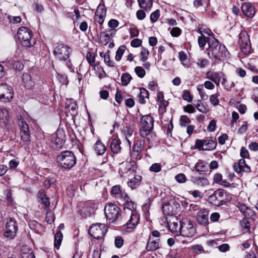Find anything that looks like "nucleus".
<instances>
[{
	"mask_svg": "<svg viewBox=\"0 0 258 258\" xmlns=\"http://www.w3.org/2000/svg\"><path fill=\"white\" fill-rule=\"evenodd\" d=\"M207 55L210 58H213L215 61H223L229 57V52L225 45L219 43L216 39L209 43V47L207 49Z\"/></svg>",
	"mask_w": 258,
	"mask_h": 258,
	"instance_id": "nucleus-1",
	"label": "nucleus"
},
{
	"mask_svg": "<svg viewBox=\"0 0 258 258\" xmlns=\"http://www.w3.org/2000/svg\"><path fill=\"white\" fill-rule=\"evenodd\" d=\"M154 121L153 117L149 114L143 115L140 119V135L148 141H150L149 136L153 129Z\"/></svg>",
	"mask_w": 258,
	"mask_h": 258,
	"instance_id": "nucleus-2",
	"label": "nucleus"
},
{
	"mask_svg": "<svg viewBox=\"0 0 258 258\" xmlns=\"http://www.w3.org/2000/svg\"><path fill=\"white\" fill-rule=\"evenodd\" d=\"M18 38L21 45L26 47H31L36 43L35 39L33 38L32 31L26 27H20L17 31Z\"/></svg>",
	"mask_w": 258,
	"mask_h": 258,
	"instance_id": "nucleus-3",
	"label": "nucleus"
},
{
	"mask_svg": "<svg viewBox=\"0 0 258 258\" xmlns=\"http://www.w3.org/2000/svg\"><path fill=\"white\" fill-rule=\"evenodd\" d=\"M72 52V49L68 45L59 44L57 46L53 52L54 56L56 59L60 61H67V65L71 70L72 65L70 59V54Z\"/></svg>",
	"mask_w": 258,
	"mask_h": 258,
	"instance_id": "nucleus-4",
	"label": "nucleus"
},
{
	"mask_svg": "<svg viewBox=\"0 0 258 258\" xmlns=\"http://www.w3.org/2000/svg\"><path fill=\"white\" fill-rule=\"evenodd\" d=\"M57 161L62 168L70 169L76 164V158L72 151L67 150L57 156Z\"/></svg>",
	"mask_w": 258,
	"mask_h": 258,
	"instance_id": "nucleus-5",
	"label": "nucleus"
},
{
	"mask_svg": "<svg viewBox=\"0 0 258 258\" xmlns=\"http://www.w3.org/2000/svg\"><path fill=\"white\" fill-rule=\"evenodd\" d=\"M240 156L242 158L238 162H235L233 165V168L234 171L237 173H241L243 172H250V167L246 164L244 158L249 157V152L248 150L244 147H241L240 149Z\"/></svg>",
	"mask_w": 258,
	"mask_h": 258,
	"instance_id": "nucleus-6",
	"label": "nucleus"
},
{
	"mask_svg": "<svg viewBox=\"0 0 258 258\" xmlns=\"http://www.w3.org/2000/svg\"><path fill=\"white\" fill-rule=\"evenodd\" d=\"M227 192L226 191L222 189H218L209 196L208 201L215 206H220L227 202Z\"/></svg>",
	"mask_w": 258,
	"mask_h": 258,
	"instance_id": "nucleus-7",
	"label": "nucleus"
},
{
	"mask_svg": "<svg viewBox=\"0 0 258 258\" xmlns=\"http://www.w3.org/2000/svg\"><path fill=\"white\" fill-rule=\"evenodd\" d=\"M104 213L106 219L110 222L116 221L121 215L120 209L115 204L107 203L104 207Z\"/></svg>",
	"mask_w": 258,
	"mask_h": 258,
	"instance_id": "nucleus-8",
	"label": "nucleus"
},
{
	"mask_svg": "<svg viewBox=\"0 0 258 258\" xmlns=\"http://www.w3.org/2000/svg\"><path fill=\"white\" fill-rule=\"evenodd\" d=\"M137 169L136 163L134 161L123 162L120 164L119 173L123 177H128L136 173Z\"/></svg>",
	"mask_w": 258,
	"mask_h": 258,
	"instance_id": "nucleus-9",
	"label": "nucleus"
},
{
	"mask_svg": "<svg viewBox=\"0 0 258 258\" xmlns=\"http://www.w3.org/2000/svg\"><path fill=\"white\" fill-rule=\"evenodd\" d=\"M107 231V227L105 224L95 223L92 224L89 229V234L94 238L100 239L103 238Z\"/></svg>",
	"mask_w": 258,
	"mask_h": 258,
	"instance_id": "nucleus-10",
	"label": "nucleus"
},
{
	"mask_svg": "<svg viewBox=\"0 0 258 258\" xmlns=\"http://www.w3.org/2000/svg\"><path fill=\"white\" fill-rule=\"evenodd\" d=\"M195 232L196 229L189 219H184L180 221L179 235L185 237H191Z\"/></svg>",
	"mask_w": 258,
	"mask_h": 258,
	"instance_id": "nucleus-11",
	"label": "nucleus"
},
{
	"mask_svg": "<svg viewBox=\"0 0 258 258\" xmlns=\"http://www.w3.org/2000/svg\"><path fill=\"white\" fill-rule=\"evenodd\" d=\"M238 43L241 51L245 54L250 52L251 44L249 35L246 31H241L239 34Z\"/></svg>",
	"mask_w": 258,
	"mask_h": 258,
	"instance_id": "nucleus-12",
	"label": "nucleus"
},
{
	"mask_svg": "<svg viewBox=\"0 0 258 258\" xmlns=\"http://www.w3.org/2000/svg\"><path fill=\"white\" fill-rule=\"evenodd\" d=\"M217 142L212 140L205 139H197L195 144V148L199 150L207 151L215 149L217 146Z\"/></svg>",
	"mask_w": 258,
	"mask_h": 258,
	"instance_id": "nucleus-13",
	"label": "nucleus"
},
{
	"mask_svg": "<svg viewBox=\"0 0 258 258\" xmlns=\"http://www.w3.org/2000/svg\"><path fill=\"white\" fill-rule=\"evenodd\" d=\"M18 124L20 127L21 140L24 144H28L30 142L31 138L28 125L21 117L19 119Z\"/></svg>",
	"mask_w": 258,
	"mask_h": 258,
	"instance_id": "nucleus-14",
	"label": "nucleus"
},
{
	"mask_svg": "<svg viewBox=\"0 0 258 258\" xmlns=\"http://www.w3.org/2000/svg\"><path fill=\"white\" fill-rule=\"evenodd\" d=\"M17 231L18 226L16 221L12 218H9L6 225L5 236L13 239L15 237Z\"/></svg>",
	"mask_w": 258,
	"mask_h": 258,
	"instance_id": "nucleus-15",
	"label": "nucleus"
},
{
	"mask_svg": "<svg viewBox=\"0 0 258 258\" xmlns=\"http://www.w3.org/2000/svg\"><path fill=\"white\" fill-rule=\"evenodd\" d=\"M13 89L7 84H0V99L4 101H10L13 98Z\"/></svg>",
	"mask_w": 258,
	"mask_h": 258,
	"instance_id": "nucleus-16",
	"label": "nucleus"
},
{
	"mask_svg": "<svg viewBox=\"0 0 258 258\" xmlns=\"http://www.w3.org/2000/svg\"><path fill=\"white\" fill-rule=\"evenodd\" d=\"M144 144V140L137 139L135 143L133 146L132 150L131 151V157L133 159L138 160L142 158V155L141 154V152L143 150Z\"/></svg>",
	"mask_w": 258,
	"mask_h": 258,
	"instance_id": "nucleus-17",
	"label": "nucleus"
},
{
	"mask_svg": "<svg viewBox=\"0 0 258 258\" xmlns=\"http://www.w3.org/2000/svg\"><path fill=\"white\" fill-rule=\"evenodd\" d=\"M209 211L204 208L199 210L197 215V220L200 225L206 226L209 223Z\"/></svg>",
	"mask_w": 258,
	"mask_h": 258,
	"instance_id": "nucleus-18",
	"label": "nucleus"
},
{
	"mask_svg": "<svg viewBox=\"0 0 258 258\" xmlns=\"http://www.w3.org/2000/svg\"><path fill=\"white\" fill-rule=\"evenodd\" d=\"M106 10L104 6L99 5L96 10L94 17V22L102 25L106 16Z\"/></svg>",
	"mask_w": 258,
	"mask_h": 258,
	"instance_id": "nucleus-19",
	"label": "nucleus"
},
{
	"mask_svg": "<svg viewBox=\"0 0 258 258\" xmlns=\"http://www.w3.org/2000/svg\"><path fill=\"white\" fill-rule=\"evenodd\" d=\"M223 76L222 72L209 71L206 74V78L214 82L217 86H219L221 80Z\"/></svg>",
	"mask_w": 258,
	"mask_h": 258,
	"instance_id": "nucleus-20",
	"label": "nucleus"
},
{
	"mask_svg": "<svg viewBox=\"0 0 258 258\" xmlns=\"http://www.w3.org/2000/svg\"><path fill=\"white\" fill-rule=\"evenodd\" d=\"M241 9L243 14L247 17L252 18L255 15V8L250 3H243Z\"/></svg>",
	"mask_w": 258,
	"mask_h": 258,
	"instance_id": "nucleus-21",
	"label": "nucleus"
},
{
	"mask_svg": "<svg viewBox=\"0 0 258 258\" xmlns=\"http://www.w3.org/2000/svg\"><path fill=\"white\" fill-rule=\"evenodd\" d=\"M140 221L139 215L136 211H132L129 220L126 223V227L127 229H134L139 224Z\"/></svg>",
	"mask_w": 258,
	"mask_h": 258,
	"instance_id": "nucleus-22",
	"label": "nucleus"
},
{
	"mask_svg": "<svg viewBox=\"0 0 258 258\" xmlns=\"http://www.w3.org/2000/svg\"><path fill=\"white\" fill-rule=\"evenodd\" d=\"M190 180L195 185L204 187L209 184L208 179L204 176H191Z\"/></svg>",
	"mask_w": 258,
	"mask_h": 258,
	"instance_id": "nucleus-23",
	"label": "nucleus"
},
{
	"mask_svg": "<svg viewBox=\"0 0 258 258\" xmlns=\"http://www.w3.org/2000/svg\"><path fill=\"white\" fill-rule=\"evenodd\" d=\"M8 110L5 108H0V126H6L9 121Z\"/></svg>",
	"mask_w": 258,
	"mask_h": 258,
	"instance_id": "nucleus-24",
	"label": "nucleus"
},
{
	"mask_svg": "<svg viewBox=\"0 0 258 258\" xmlns=\"http://www.w3.org/2000/svg\"><path fill=\"white\" fill-rule=\"evenodd\" d=\"M160 239H153L152 238H149L148 241L146 245L147 251H154L159 248Z\"/></svg>",
	"mask_w": 258,
	"mask_h": 258,
	"instance_id": "nucleus-25",
	"label": "nucleus"
},
{
	"mask_svg": "<svg viewBox=\"0 0 258 258\" xmlns=\"http://www.w3.org/2000/svg\"><path fill=\"white\" fill-rule=\"evenodd\" d=\"M117 202L122 203L124 207L128 209L130 211H133L132 210L134 209V203L133 202L129 197L126 195V197L121 198V199H118Z\"/></svg>",
	"mask_w": 258,
	"mask_h": 258,
	"instance_id": "nucleus-26",
	"label": "nucleus"
},
{
	"mask_svg": "<svg viewBox=\"0 0 258 258\" xmlns=\"http://www.w3.org/2000/svg\"><path fill=\"white\" fill-rule=\"evenodd\" d=\"M111 194L112 195L116 196L118 200L126 197V193L121 191L119 185L113 186L111 188Z\"/></svg>",
	"mask_w": 258,
	"mask_h": 258,
	"instance_id": "nucleus-27",
	"label": "nucleus"
},
{
	"mask_svg": "<svg viewBox=\"0 0 258 258\" xmlns=\"http://www.w3.org/2000/svg\"><path fill=\"white\" fill-rule=\"evenodd\" d=\"M22 81L25 87L27 89H30L34 85V83L31 79V76L28 73H24L22 76Z\"/></svg>",
	"mask_w": 258,
	"mask_h": 258,
	"instance_id": "nucleus-28",
	"label": "nucleus"
},
{
	"mask_svg": "<svg viewBox=\"0 0 258 258\" xmlns=\"http://www.w3.org/2000/svg\"><path fill=\"white\" fill-rule=\"evenodd\" d=\"M110 148L114 153H119L121 150L120 141L116 139H113L111 142Z\"/></svg>",
	"mask_w": 258,
	"mask_h": 258,
	"instance_id": "nucleus-29",
	"label": "nucleus"
},
{
	"mask_svg": "<svg viewBox=\"0 0 258 258\" xmlns=\"http://www.w3.org/2000/svg\"><path fill=\"white\" fill-rule=\"evenodd\" d=\"M213 39H216L214 36L206 37V35L200 36L198 38V44L201 48H204L206 44L207 43L209 44L210 41L213 40Z\"/></svg>",
	"mask_w": 258,
	"mask_h": 258,
	"instance_id": "nucleus-30",
	"label": "nucleus"
},
{
	"mask_svg": "<svg viewBox=\"0 0 258 258\" xmlns=\"http://www.w3.org/2000/svg\"><path fill=\"white\" fill-rule=\"evenodd\" d=\"M195 106L199 111L204 114L207 113L210 111L208 105L202 103V101L200 100L197 101Z\"/></svg>",
	"mask_w": 258,
	"mask_h": 258,
	"instance_id": "nucleus-31",
	"label": "nucleus"
},
{
	"mask_svg": "<svg viewBox=\"0 0 258 258\" xmlns=\"http://www.w3.org/2000/svg\"><path fill=\"white\" fill-rule=\"evenodd\" d=\"M94 149L98 155H103L106 150L105 145L100 141H98L95 144Z\"/></svg>",
	"mask_w": 258,
	"mask_h": 258,
	"instance_id": "nucleus-32",
	"label": "nucleus"
},
{
	"mask_svg": "<svg viewBox=\"0 0 258 258\" xmlns=\"http://www.w3.org/2000/svg\"><path fill=\"white\" fill-rule=\"evenodd\" d=\"M138 2L140 7L146 11H149L153 5L152 0H138Z\"/></svg>",
	"mask_w": 258,
	"mask_h": 258,
	"instance_id": "nucleus-33",
	"label": "nucleus"
},
{
	"mask_svg": "<svg viewBox=\"0 0 258 258\" xmlns=\"http://www.w3.org/2000/svg\"><path fill=\"white\" fill-rule=\"evenodd\" d=\"M169 229L171 232L176 236L179 235L180 230V224L179 225L178 222H172L169 224Z\"/></svg>",
	"mask_w": 258,
	"mask_h": 258,
	"instance_id": "nucleus-34",
	"label": "nucleus"
},
{
	"mask_svg": "<svg viewBox=\"0 0 258 258\" xmlns=\"http://www.w3.org/2000/svg\"><path fill=\"white\" fill-rule=\"evenodd\" d=\"M240 225L243 233L250 232V223L247 218H243L240 221Z\"/></svg>",
	"mask_w": 258,
	"mask_h": 258,
	"instance_id": "nucleus-35",
	"label": "nucleus"
},
{
	"mask_svg": "<svg viewBox=\"0 0 258 258\" xmlns=\"http://www.w3.org/2000/svg\"><path fill=\"white\" fill-rule=\"evenodd\" d=\"M148 91L144 88H141L140 89V95L139 97V102L141 104L145 103V99L149 98Z\"/></svg>",
	"mask_w": 258,
	"mask_h": 258,
	"instance_id": "nucleus-36",
	"label": "nucleus"
},
{
	"mask_svg": "<svg viewBox=\"0 0 258 258\" xmlns=\"http://www.w3.org/2000/svg\"><path fill=\"white\" fill-rule=\"evenodd\" d=\"M29 226L32 230H35L37 233H41V229H42L41 225L38 223L35 220H30L29 222Z\"/></svg>",
	"mask_w": 258,
	"mask_h": 258,
	"instance_id": "nucleus-37",
	"label": "nucleus"
},
{
	"mask_svg": "<svg viewBox=\"0 0 258 258\" xmlns=\"http://www.w3.org/2000/svg\"><path fill=\"white\" fill-rule=\"evenodd\" d=\"M8 65L11 66L13 69L17 71H21L23 69L24 65L23 63L19 61L10 60L8 62Z\"/></svg>",
	"mask_w": 258,
	"mask_h": 258,
	"instance_id": "nucleus-38",
	"label": "nucleus"
},
{
	"mask_svg": "<svg viewBox=\"0 0 258 258\" xmlns=\"http://www.w3.org/2000/svg\"><path fill=\"white\" fill-rule=\"evenodd\" d=\"M63 235L60 231H58L54 235V247L58 249L61 245Z\"/></svg>",
	"mask_w": 258,
	"mask_h": 258,
	"instance_id": "nucleus-39",
	"label": "nucleus"
},
{
	"mask_svg": "<svg viewBox=\"0 0 258 258\" xmlns=\"http://www.w3.org/2000/svg\"><path fill=\"white\" fill-rule=\"evenodd\" d=\"M86 59L91 67L95 68V55L92 52L88 51L86 54Z\"/></svg>",
	"mask_w": 258,
	"mask_h": 258,
	"instance_id": "nucleus-40",
	"label": "nucleus"
},
{
	"mask_svg": "<svg viewBox=\"0 0 258 258\" xmlns=\"http://www.w3.org/2000/svg\"><path fill=\"white\" fill-rule=\"evenodd\" d=\"M59 131H57L56 134V137L53 142L56 145L57 148L62 147L64 143V140L62 138V135Z\"/></svg>",
	"mask_w": 258,
	"mask_h": 258,
	"instance_id": "nucleus-41",
	"label": "nucleus"
},
{
	"mask_svg": "<svg viewBox=\"0 0 258 258\" xmlns=\"http://www.w3.org/2000/svg\"><path fill=\"white\" fill-rule=\"evenodd\" d=\"M38 198H39L42 203L46 206H49L50 204L49 199L46 197L45 191L43 189H40L38 192Z\"/></svg>",
	"mask_w": 258,
	"mask_h": 258,
	"instance_id": "nucleus-42",
	"label": "nucleus"
},
{
	"mask_svg": "<svg viewBox=\"0 0 258 258\" xmlns=\"http://www.w3.org/2000/svg\"><path fill=\"white\" fill-rule=\"evenodd\" d=\"M195 168L198 172H205L208 169L207 163L203 161H199L195 166Z\"/></svg>",
	"mask_w": 258,
	"mask_h": 258,
	"instance_id": "nucleus-43",
	"label": "nucleus"
},
{
	"mask_svg": "<svg viewBox=\"0 0 258 258\" xmlns=\"http://www.w3.org/2000/svg\"><path fill=\"white\" fill-rule=\"evenodd\" d=\"M141 180V176L136 175L133 179H131L129 181H128L127 184L132 189H134L136 188L138 185H139Z\"/></svg>",
	"mask_w": 258,
	"mask_h": 258,
	"instance_id": "nucleus-44",
	"label": "nucleus"
},
{
	"mask_svg": "<svg viewBox=\"0 0 258 258\" xmlns=\"http://www.w3.org/2000/svg\"><path fill=\"white\" fill-rule=\"evenodd\" d=\"M26 247L21 249V258H35L32 250L29 249L27 251L25 250Z\"/></svg>",
	"mask_w": 258,
	"mask_h": 258,
	"instance_id": "nucleus-45",
	"label": "nucleus"
},
{
	"mask_svg": "<svg viewBox=\"0 0 258 258\" xmlns=\"http://www.w3.org/2000/svg\"><path fill=\"white\" fill-rule=\"evenodd\" d=\"M126 47L125 45H121L119 47L116 52L115 58L116 60L119 61L121 59L122 56L124 53Z\"/></svg>",
	"mask_w": 258,
	"mask_h": 258,
	"instance_id": "nucleus-46",
	"label": "nucleus"
},
{
	"mask_svg": "<svg viewBox=\"0 0 258 258\" xmlns=\"http://www.w3.org/2000/svg\"><path fill=\"white\" fill-rule=\"evenodd\" d=\"M198 32L201 34V36L207 35V37H212L214 36V34L212 32L211 30L208 28H206L204 27H201L198 28Z\"/></svg>",
	"mask_w": 258,
	"mask_h": 258,
	"instance_id": "nucleus-47",
	"label": "nucleus"
},
{
	"mask_svg": "<svg viewBox=\"0 0 258 258\" xmlns=\"http://www.w3.org/2000/svg\"><path fill=\"white\" fill-rule=\"evenodd\" d=\"M132 78V76L130 74L127 73H123L121 77V81L122 85H127L130 83Z\"/></svg>",
	"mask_w": 258,
	"mask_h": 258,
	"instance_id": "nucleus-48",
	"label": "nucleus"
},
{
	"mask_svg": "<svg viewBox=\"0 0 258 258\" xmlns=\"http://www.w3.org/2000/svg\"><path fill=\"white\" fill-rule=\"evenodd\" d=\"M190 119L185 115H181L179 118L180 125L182 127H185L190 123Z\"/></svg>",
	"mask_w": 258,
	"mask_h": 258,
	"instance_id": "nucleus-49",
	"label": "nucleus"
},
{
	"mask_svg": "<svg viewBox=\"0 0 258 258\" xmlns=\"http://www.w3.org/2000/svg\"><path fill=\"white\" fill-rule=\"evenodd\" d=\"M104 62L108 66L111 67H114L115 66V63L113 60H110V51H108L104 55Z\"/></svg>",
	"mask_w": 258,
	"mask_h": 258,
	"instance_id": "nucleus-50",
	"label": "nucleus"
},
{
	"mask_svg": "<svg viewBox=\"0 0 258 258\" xmlns=\"http://www.w3.org/2000/svg\"><path fill=\"white\" fill-rule=\"evenodd\" d=\"M55 219V216L54 214L50 211H48L46 214L45 220L46 222L49 224H52Z\"/></svg>",
	"mask_w": 258,
	"mask_h": 258,
	"instance_id": "nucleus-51",
	"label": "nucleus"
},
{
	"mask_svg": "<svg viewBox=\"0 0 258 258\" xmlns=\"http://www.w3.org/2000/svg\"><path fill=\"white\" fill-rule=\"evenodd\" d=\"M100 36L101 37V43L104 45H106L109 43L110 40V37L109 35L105 32H102L100 33Z\"/></svg>",
	"mask_w": 258,
	"mask_h": 258,
	"instance_id": "nucleus-52",
	"label": "nucleus"
},
{
	"mask_svg": "<svg viewBox=\"0 0 258 258\" xmlns=\"http://www.w3.org/2000/svg\"><path fill=\"white\" fill-rule=\"evenodd\" d=\"M149 54V50L143 47L140 52L141 60L143 61H145L147 60Z\"/></svg>",
	"mask_w": 258,
	"mask_h": 258,
	"instance_id": "nucleus-53",
	"label": "nucleus"
},
{
	"mask_svg": "<svg viewBox=\"0 0 258 258\" xmlns=\"http://www.w3.org/2000/svg\"><path fill=\"white\" fill-rule=\"evenodd\" d=\"M196 63L200 68L203 69L208 66L210 64V62L208 59L206 58L199 59L198 60Z\"/></svg>",
	"mask_w": 258,
	"mask_h": 258,
	"instance_id": "nucleus-54",
	"label": "nucleus"
},
{
	"mask_svg": "<svg viewBox=\"0 0 258 258\" xmlns=\"http://www.w3.org/2000/svg\"><path fill=\"white\" fill-rule=\"evenodd\" d=\"M162 166L160 163H154L149 168V170L151 172L158 173L161 170Z\"/></svg>",
	"mask_w": 258,
	"mask_h": 258,
	"instance_id": "nucleus-55",
	"label": "nucleus"
},
{
	"mask_svg": "<svg viewBox=\"0 0 258 258\" xmlns=\"http://www.w3.org/2000/svg\"><path fill=\"white\" fill-rule=\"evenodd\" d=\"M219 94H213L210 96V103L214 106H216L218 105L219 103Z\"/></svg>",
	"mask_w": 258,
	"mask_h": 258,
	"instance_id": "nucleus-56",
	"label": "nucleus"
},
{
	"mask_svg": "<svg viewBox=\"0 0 258 258\" xmlns=\"http://www.w3.org/2000/svg\"><path fill=\"white\" fill-rule=\"evenodd\" d=\"M135 72L137 75L141 78H143L146 74L145 70L141 67H136L135 68Z\"/></svg>",
	"mask_w": 258,
	"mask_h": 258,
	"instance_id": "nucleus-57",
	"label": "nucleus"
},
{
	"mask_svg": "<svg viewBox=\"0 0 258 258\" xmlns=\"http://www.w3.org/2000/svg\"><path fill=\"white\" fill-rule=\"evenodd\" d=\"M255 216V213L254 211L248 207L246 211L245 212V214L244 215V218H246L248 219H253Z\"/></svg>",
	"mask_w": 258,
	"mask_h": 258,
	"instance_id": "nucleus-58",
	"label": "nucleus"
},
{
	"mask_svg": "<svg viewBox=\"0 0 258 258\" xmlns=\"http://www.w3.org/2000/svg\"><path fill=\"white\" fill-rule=\"evenodd\" d=\"M182 98L183 100L186 101L188 102H191L193 99L192 96L190 94L189 91L188 90H184L183 91Z\"/></svg>",
	"mask_w": 258,
	"mask_h": 258,
	"instance_id": "nucleus-59",
	"label": "nucleus"
},
{
	"mask_svg": "<svg viewBox=\"0 0 258 258\" xmlns=\"http://www.w3.org/2000/svg\"><path fill=\"white\" fill-rule=\"evenodd\" d=\"M217 121L215 119L211 120L207 126L208 132H213L216 130Z\"/></svg>",
	"mask_w": 258,
	"mask_h": 258,
	"instance_id": "nucleus-60",
	"label": "nucleus"
},
{
	"mask_svg": "<svg viewBox=\"0 0 258 258\" xmlns=\"http://www.w3.org/2000/svg\"><path fill=\"white\" fill-rule=\"evenodd\" d=\"M160 16V12L159 10H156L154 12L152 13L150 15V20L152 22L154 23L156 22Z\"/></svg>",
	"mask_w": 258,
	"mask_h": 258,
	"instance_id": "nucleus-61",
	"label": "nucleus"
},
{
	"mask_svg": "<svg viewBox=\"0 0 258 258\" xmlns=\"http://www.w3.org/2000/svg\"><path fill=\"white\" fill-rule=\"evenodd\" d=\"M115 99V101L119 104H120L123 100L122 93L118 89L116 90Z\"/></svg>",
	"mask_w": 258,
	"mask_h": 258,
	"instance_id": "nucleus-62",
	"label": "nucleus"
},
{
	"mask_svg": "<svg viewBox=\"0 0 258 258\" xmlns=\"http://www.w3.org/2000/svg\"><path fill=\"white\" fill-rule=\"evenodd\" d=\"M183 110L184 112L188 113H193L196 111L195 107L191 104H188L186 106H184Z\"/></svg>",
	"mask_w": 258,
	"mask_h": 258,
	"instance_id": "nucleus-63",
	"label": "nucleus"
},
{
	"mask_svg": "<svg viewBox=\"0 0 258 258\" xmlns=\"http://www.w3.org/2000/svg\"><path fill=\"white\" fill-rule=\"evenodd\" d=\"M115 245L117 248H120L123 244V239L120 236H117L115 238Z\"/></svg>",
	"mask_w": 258,
	"mask_h": 258,
	"instance_id": "nucleus-64",
	"label": "nucleus"
}]
</instances>
